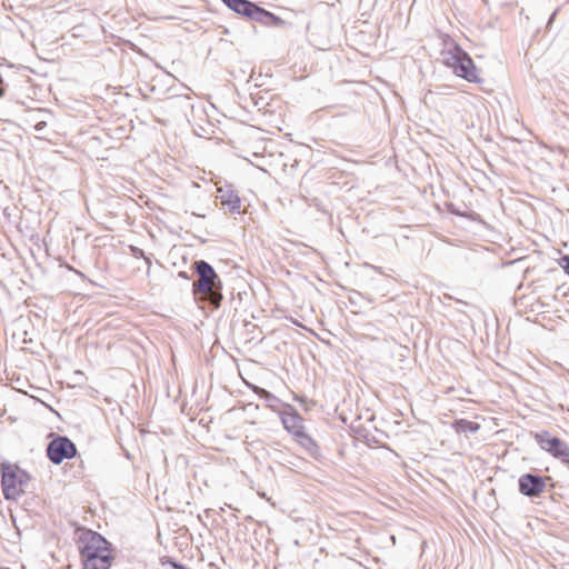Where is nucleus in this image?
I'll use <instances>...</instances> for the list:
<instances>
[{"label": "nucleus", "instance_id": "obj_1", "mask_svg": "<svg viewBox=\"0 0 569 569\" xmlns=\"http://www.w3.org/2000/svg\"><path fill=\"white\" fill-rule=\"evenodd\" d=\"M194 270L198 274V281H194L193 292L201 293L207 298V300L218 308L223 298L222 296V281L213 267L204 261L198 260L193 263Z\"/></svg>", "mask_w": 569, "mask_h": 569}, {"label": "nucleus", "instance_id": "obj_2", "mask_svg": "<svg viewBox=\"0 0 569 569\" xmlns=\"http://www.w3.org/2000/svg\"><path fill=\"white\" fill-rule=\"evenodd\" d=\"M1 487L6 500H17L30 480L28 472L16 465H1Z\"/></svg>", "mask_w": 569, "mask_h": 569}, {"label": "nucleus", "instance_id": "obj_3", "mask_svg": "<svg viewBox=\"0 0 569 569\" xmlns=\"http://www.w3.org/2000/svg\"><path fill=\"white\" fill-rule=\"evenodd\" d=\"M222 1L230 10L248 20L274 26L282 23V20L279 17L249 0Z\"/></svg>", "mask_w": 569, "mask_h": 569}, {"label": "nucleus", "instance_id": "obj_4", "mask_svg": "<svg viewBox=\"0 0 569 569\" xmlns=\"http://www.w3.org/2000/svg\"><path fill=\"white\" fill-rule=\"evenodd\" d=\"M443 62L452 69L456 76L469 82L480 81L472 59L460 47L456 46L452 50L445 52Z\"/></svg>", "mask_w": 569, "mask_h": 569}, {"label": "nucleus", "instance_id": "obj_5", "mask_svg": "<svg viewBox=\"0 0 569 569\" xmlns=\"http://www.w3.org/2000/svg\"><path fill=\"white\" fill-rule=\"evenodd\" d=\"M78 550L81 560H86L97 556L110 555L111 543L102 535L91 529H83L78 538Z\"/></svg>", "mask_w": 569, "mask_h": 569}, {"label": "nucleus", "instance_id": "obj_6", "mask_svg": "<svg viewBox=\"0 0 569 569\" xmlns=\"http://www.w3.org/2000/svg\"><path fill=\"white\" fill-rule=\"evenodd\" d=\"M47 457L54 465L77 456L76 445L67 436H56L47 446Z\"/></svg>", "mask_w": 569, "mask_h": 569}, {"label": "nucleus", "instance_id": "obj_7", "mask_svg": "<svg viewBox=\"0 0 569 569\" xmlns=\"http://www.w3.org/2000/svg\"><path fill=\"white\" fill-rule=\"evenodd\" d=\"M535 439L540 448L549 452L552 457L560 461L569 459L568 445L558 437H552L548 431L536 433Z\"/></svg>", "mask_w": 569, "mask_h": 569}, {"label": "nucleus", "instance_id": "obj_8", "mask_svg": "<svg viewBox=\"0 0 569 569\" xmlns=\"http://www.w3.org/2000/svg\"><path fill=\"white\" fill-rule=\"evenodd\" d=\"M547 479L550 478L533 473H523L518 480L519 492L525 497L537 498L545 491Z\"/></svg>", "mask_w": 569, "mask_h": 569}, {"label": "nucleus", "instance_id": "obj_9", "mask_svg": "<svg viewBox=\"0 0 569 569\" xmlns=\"http://www.w3.org/2000/svg\"><path fill=\"white\" fill-rule=\"evenodd\" d=\"M217 198L220 200V203L228 209L230 213H240V197L237 192H234L231 187H220L218 188Z\"/></svg>", "mask_w": 569, "mask_h": 569}, {"label": "nucleus", "instance_id": "obj_10", "mask_svg": "<svg viewBox=\"0 0 569 569\" xmlns=\"http://www.w3.org/2000/svg\"><path fill=\"white\" fill-rule=\"evenodd\" d=\"M281 422L284 429L295 438L305 432L303 418L297 411L283 412L281 415Z\"/></svg>", "mask_w": 569, "mask_h": 569}, {"label": "nucleus", "instance_id": "obj_11", "mask_svg": "<svg viewBox=\"0 0 569 569\" xmlns=\"http://www.w3.org/2000/svg\"><path fill=\"white\" fill-rule=\"evenodd\" d=\"M83 569H110L112 557L110 555L97 556L91 559L81 560Z\"/></svg>", "mask_w": 569, "mask_h": 569}, {"label": "nucleus", "instance_id": "obj_12", "mask_svg": "<svg viewBox=\"0 0 569 569\" xmlns=\"http://www.w3.org/2000/svg\"><path fill=\"white\" fill-rule=\"evenodd\" d=\"M297 442L307 450V452L317 458L320 455V450L316 441L306 432L300 435L298 438H295Z\"/></svg>", "mask_w": 569, "mask_h": 569}, {"label": "nucleus", "instance_id": "obj_13", "mask_svg": "<svg viewBox=\"0 0 569 569\" xmlns=\"http://www.w3.org/2000/svg\"><path fill=\"white\" fill-rule=\"evenodd\" d=\"M453 428L459 433H475L480 429V425L466 419H459L453 422Z\"/></svg>", "mask_w": 569, "mask_h": 569}, {"label": "nucleus", "instance_id": "obj_14", "mask_svg": "<svg viewBox=\"0 0 569 569\" xmlns=\"http://www.w3.org/2000/svg\"><path fill=\"white\" fill-rule=\"evenodd\" d=\"M256 393L261 398V399H264L266 401H277L278 399L271 393L269 392L268 390L266 389H262V388H256Z\"/></svg>", "mask_w": 569, "mask_h": 569}, {"label": "nucleus", "instance_id": "obj_15", "mask_svg": "<svg viewBox=\"0 0 569 569\" xmlns=\"http://www.w3.org/2000/svg\"><path fill=\"white\" fill-rule=\"evenodd\" d=\"M161 565L163 567H166L167 565H169L171 568L173 569H187L183 565L174 561L173 559L169 558V557H163L161 558Z\"/></svg>", "mask_w": 569, "mask_h": 569}, {"label": "nucleus", "instance_id": "obj_16", "mask_svg": "<svg viewBox=\"0 0 569 569\" xmlns=\"http://www.w3.org/2000/svg\"><path fill=\"white\" fill-rule=\"evenodd\" d=\"M559 11H560V7L556 8L553 10V12L550 14V17H549V19L547 21V26H546L548 30H550L552 28V24H553V22L556 20L557 14L559 13Z\"/></svg>", "mask_w": 569, "mask_h": 569}, {"label": "nucleus", "instance_id": "obj_17", "mask_svg": "<svg viewBox=\"0 0 569 569\" xmlns=\"http://www.w3.org/2000/svg\"><path fill=\"white\" fill-rule=\"evenodd\" d=\"M560 266L563 268L565 272L569 276V256L561 257Z\"/></svg>", "mask_w": 569, "mask_h": 569}, {"label": "nucleus", "instance_id": "obj_18", "mask_svg": "<svg viewBox=\"0 0 569 569\" xmlns=\"http://www.w3.org/2000/svg\"><path fill=\"white\" fill-rule=\"evenodd\" d=\"M6 90H7L6 84L3 82L2 77L0 76V98H2L4 96Z\"/></svg>", "mask_w": 569, "mask_h": 569}, {"label": "nucleus", "instance_id": "obj_19", "mask_svg": "<svg viewBox=\"0 0 569 569\" xmlns=\"http://www.w3.org/2000/svg\"><path fill=\"white\" fill-rule=\"evenodd\" d=\"M44 127H46V122H44V121H40V122H38V123L34 126V129H36L37 131H41Z\"/></svg>", "mask_w": 569, "mask_h": 569}, {"label": "nucleus", "instance_id": "obj_20", "mask_svg": "<svg viewBox=\"0 0 569 569\" xmlns=\"http://www.w3.org/2000/svg\"><path fill=\"white\" fill-rule=\"evenodd\" d=\"M180 277L187 278V273L184 271L179 272Z\"/></svg>", "mask_w": 569, "mask_h": 569}]
</instances>
